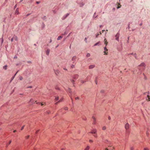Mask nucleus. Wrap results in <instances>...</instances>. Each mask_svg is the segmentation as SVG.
Returning <instances> with one entry per match:
<instances>
[{
    "label": "nucleus",
    "mask_w": 150,
    "mask_h": 150,
    "mask_svg": "<svg viewBox=\"0 0 150 150\" xmlns=\"http://www.w3.org/2000/svg\"><path fill=\"white\" fill-rule=\"evenodd\" d=\"M120 36V34L119 33H118L115 35V37L116 38V40H117V41H119V38Z\"/></svg>",
    "instance_id": "obj_1"
},
{
    "label": "nucleus",
    "mask_w": 150,
    "mask_h": 150,
    "mask_svg": "<svg viewBox=\"0 0 150 150\" xmlns=\"http://www.w3.org/2000/svg\"><path fill=\"white\" fill-rule=\"evenodd\" d=\"M97 132V130L96 129H93L92 130L91 132H90V133L92 134H96Z\"/></svg>",
    "instance_id": "obj_2"
},
{
    "label": "nucleus",
    "mask_w": 150,
    "mask_h": 150,
    "mask_svg": "<svg viewBox=\"0 0 150 150\" xmlns=\"http://www.w3.org/2000/svg\"><path fill=\"white\" fill-rule=\"evenodd\" d=\"M108 147H110V149H109L107 148H106L105 149V150H113L114 149V148L113 147H111V146H109Z\"/></svg>",
    "instance_id": "obj_3"
},
{
    "label": "nucleus",
    "mask_w": 150,
    "mask_h": 150,
    "mask_svg": "<svg viewBox=\"0 0 150 150\" xmlns=\"http://www.w3.org/2000/svg\"><path fill=\"white\" fill-rule=\"evenodd\" d=\"M104 52L105 53V54H108V52H107L106 51H107L108 49L106 48V47H105L104 48Z\"/></svg>",
    "instance_id": "obj_4"
},
{
    "label": "nucleus",
    "mask_w": 150,
    "mask_h": 150,
    "mask_svg": "<svg viewBox=\"0 0 150 150\" xmlns=\"http://www.w3.org/2000/svg\"><path fill=\"white\" fill-rule=\"evenodd\" d=\"M69 15V13L66 14L65 16H64L63 17L62 19H65Z\"/></svg>",
    "instance_id": "obj_5"
},
{
    "label": "nucleus",
    "mask_w": 150,
    "mask_h": 150,
    "mask_svg": "<svg viewBox=\"0 0 150 150\" xmlns=\"http://www.w3.org/2000/svg\"><path fill=\"white\" fill-rule=\"evenodd\" d=\"M50 51V50L49 49H47L46 51V53L47 55H49Z\"/></svg>",
    "instance_id": "obj_6"
},
{
    "label": "nucleus",
    "mask_w": 150,
    "mask_h": 150,
    "mask_svg": "<svg viewBox=\"0 0 150 150\" xmlns=\"http://www.w3.org/2000/svg\"><path fill=\"white\" fill-rule=\"evenodd\" d=\"M95 67V65H91L89 66V69H93V68H94Z\"/></svg>",
    "instance_id": "obj_7"
},
{
    "label": "nucleus",
    "mask_w": 150,
    "mask_h": 150,
    "mask_svg": "<svg viewBox=\"0 0 150 150\" xmlns=\"http://www.w3.org/2000/svg\"><path fill=\"white\" fill-rule=\"evenodd\" d=\"M92 118H93V124H96V123L95 118L93 116L92 117Z\"/></svg>",
    "instance_id": "obj_8"
},
{
    "label": "nucleus",
    "mask_w": 150,
    "mask_h": 150,
    "mask_svg": "<svg viewBox=\"0 0 150 150\" xmlns=\"http://www.w3.org/2000/svg\"><path fill=\"white\" fill-rule=\"evenodd\" d=\"M19 13L18 10V8H17L16 9L15 11V14L18 15L19 14Z\"/></svg>",
    "instance_id": "obj_9"
},
{
    "label": "nucleus",
    "mask_w": 150,
    "mask_h": 150,
    "mask_svg": "<svg viewBox=\"0 0 150 150\" xmlns=\"http://www.w3.org/2000/svg\"><path fill=\"white\" fill-rule=\"evenodd\" d=\"M146 66V65L145 63H142L141 64H140L139 65L140 66H142V67H145Z\"/></svg>",
    "instance_id": "obj_10"
},
{
    "label": "nucleus",
    "mask_w": 150,
    "mask_h": 150,
    "mask_svg": "<svg viewBox=\"0 0 150 150\" xmlns=\"http://www.w3.org/2000/svg\"><path fill=\"white\" fill-rule=\"evenodd\" d=\"M104 44L106 45L108 43V42H107L106 39H105L104 40Z\"/></svg>",
    "instance_id": "obj_11"
},
{
    "label": "nucleus",
    "mask_w": 150,
    "mask_h": 150,
    "mask_svg": "<svg viewBox=\"0 0 150 150\" xmlns=\"http://www.w3.org/2000/svg\"><path fill=\"white\" fill-rule=\"evenodd\" d=\"M54 72L56 75H57L59 73V71L58 70H56L54 71Z\"/></svg>",
    "instance_id": "obj_12"
},
{
    "label": "nucleus",
    "mask_w": 150,
    "mask_h": 150,
    "mask_svg": "<svg viewBox=\"0 0 150 150\" xmlns=\"http://www.w3.org/2000/svg\"><path fill=\"white\" fill-rule=\"evenodd\" d=\"M146 100L148 101H150V97L149 95H147V98H146Z\"/></svg>",
    "instance_id": "obj_13"
},
{
    "label": "nucleus",
    "mask_w": 150,
    "mask_h": 150,
    "mask_svg": "<svg viewBox=\"0 0 150 150\" xmlns=\"http://www.w3.org/2000/svg\"><path fill=\"white\" fill-rule=\"evenodd\" d=\"M125 127L126 129H127L129 128V124H126L125 125Z\"/></svg>",
    "instance_id": "obj_14"
},
{
    "label": "nucleus",
    "mask_w": 150,
    "mask_h": 150,
    "mask_svg": "<svg viewBox=\"0 0 150 150\" xmlns=\"http://www.w3.org/2000/svg\"><path fill=\"white\" fill-rule=\"evenodd\" d=\"M78 77V75L76 74L74 76V78L75 79H76Z\"/></svg>",
    "instance_id": "obj_15"
},
{
    "label": "nucleus",
    "mask_w": 150,
    "mask_h": 150,
    "mask_svg": "<svg viewBox=\"0 0 150 150\" xmlns=\"http://www.w3.org/2000/svg\"><path fill=\"white\" fill-rule=\"evenodd\" d=\"M121 6V5L119 3H118V6H117V8L118 9V8H120Z\"/></svg>",
    "instance_id": "obj_16"
},
{
    "label": "nucleus",
    "mask_w": 150,
    "mask_h": 150,
    "mask_svg": "<svg viewBox=\"0 0 150 150\" xmlns=\"http://www.w3.org/2000/svg\"><path fill=\"white\" fill-rule=\"evenodd\" d=\"M62 38V37L61 36H59L57 38V40H59L61 39Z\"/></svg>",
    "instance_id": "obj_17"
},
{
    "label": "nucleus",
    "mask_w": 150,
    "mask_h": 150,
    "mask_svg": "<svg viewBox=\"0 0 150 150\" xmlns=\"http://www.w3.org/2000/svg\"><path fill=\"white\" fill-rule=\"evenodd\" d=\"M11 140H10V141H9V143H8V144H6V147H8V144H11Z\"/></svg>",
    "instance_id": "obj_18"
},
{
    "label": "nucleus",
    "mask_w": 150,
    "mask_h": 150,
    "mask_svg": "<svg viewBox=\"0 0 150 150\" xmlns=\"http://www.w3.org/2000/svg\"><path fill=\"white\" fill-rule=\"evenodd\" d=\"M76 57L75 56L73 57L72 59V60L73 61L75 60L76 59Z\"/></svg>",
    "instance_id": "obj_19"
},
{
    "label": "nucleus",
    "mask_w": 150,
    "mask_h": 150,
    "mask_svg": "<svg viewBox=\"0 0 150 150\" xmlns=\"http://www.w3.org/2000/svg\"><path fill=\"white\" fill-rule=\"evenodd\" d=\"M89 148V147L88 146H87V147L86 148L85 150H88Z\"/></svg>",
    "instance_id": "obj_20"
},
{
    "label": "nucleus",
    "mask_w": 150,
    "mask_h": 150,
    "mask_svg": "<svg viewBox=\"0 0 150 150\" xmlns=\"http://www.w3.org/2000/svg\"><path fill=\"white\" fill-rule=\"evenodd\" d=\"M100 42H97L96 43V44H95L94 45V46H96L98 44H99L100 43Z\"/></svg>",
    "instance_id": "obj_21"
},
{
    "label": "nucleus",
    "mask_w": 150,
    "mask_h": 150,
    "mask_svg": "<svg viewBox=\"0 0 150 150\" xmlns=\"http://www.w3.org/2000/svg\"><path fill=\"white\" fill-rule=\"evenodd\" d=\"M144 150H149V149L147 147H145L144 149Z\"/></svg>",
    "instance_id": "obj_22"
},
{
    "label": "nucleus",
    "mask_w": 150,
    "mask_h": 150,
    "mask_svg": "<svg viewBox=\"0 0 150 150\" xmlns=\"http://www.w3.org/2000/svg\"><path fill=\"white\" fill-rule=\"evenodd\" d=\"M7 66L6 65L5 66H4L3 68L5 70H6L7 69Z\"/></svg>",
    "instance_id": "obj_23"
},
{
    "label": "nucleus",
    "mask_w": 150,
    "mask_h": 150,
    "mask_svg": "<svg viewBox=\"0 0 150 150\" xmlns=\"http://www.w3.org/2000/svg\"><path fill=\"white\" fill-rule=\"evenodd\" d=\"M106 129V127L105 126H103L102 127V129L103 130H105Z\"/></svg>",
    "instance_id": "obj_24"
},
{
    "label": "nucleus",
    "mask_w": 150,
    "mask_h": 150,
    "mask_svg": "<svg viewBox=\"0 0 150 150\" xmlns=\"http://www.w3.org/2000/svg\"><path fill=\"white\" fill-rule=\"evenodd\" d=\"M90 56V54H89V53H87V55H86V56L87 57H89Z\"/></svg>",
    "instance_id": "obj_25"
},
{
    "label": "nucleus",
    "mask_w": 150,
    "mask_h": 150,
    "mask_svg": "<svg viewBox=\"0 0 150 150\" xmlns=\"http://www.w3.org/2000/svg\"><path fill=\"white\" fill-rule=\"evenodd\" d=\"M59 100V97H56L55 98V100L56 101H57V100Z\"/></svg>",
    "instance_id": "obj_26"
},
{
    "label": "nucleus",
    "mask_w": 150,
    "mask_h": 150,
    "mask_svg": "<svg viewBox=\"0 0 150 150\" xmlns=\"http://www.w3.org/2000/svg\"><path fill=\"white\" fill-rule=\"evenodd\" d=\"M64 109L65 110H68V108L67 107H65L64 108Z\"/></svg>",
    "instance_id": "obj_27"
},
{
    "label": "nucleus",
    "mask_w": 150,
    "mask_h": 150,
    "mask_svg": "<svg viewBox=\"0 0 150 150\" xmlns=\"http://www.w3.org/2000/svg\"><path fill=\"white\" fill-rule=\"evenodd\" d=\"M93 136H94V137H96H96H97V134H96H96H95L93 135Z\"/></svg>",
    "instance_id": "obj_28"
},
{
    "label": "nucleus",
    "mask_w": 150,
    "mask_h": 150,
    "mask_svg": "<svg viewBox=\"0 0 150 150\" xmlns=\"http://www.w3.org/2000/svg\"><path fill=\"white\" fill-rule=\"evenodd\" d=\"M14 38V40L16 41H17L18 40V38L16 37H15V38Z\"/></svg>",
    "instance_id": "obj_29"
},
{
    "label": "nucleus",
    "mask_w": 150,
    "mask_h": 150,
    "mask_svg": "<svg viewBox=\"0 0 150 150\" xmlns=\"http://www.w3.org/2000/svg\"><path fill=\"white\" fill-rule=\"evenodd\" d=\"M19 79L21 80H22L23 79V78L22 76H20Z\"/></svg>",
    "instance_id": "obj_30"
},
{
    "label": "nucleus",
    "mask_w": 150,
    "mask_h": 150,
    "mask_svg": "<svg viewBox=\"0 0 150 150\" xmlns=\"http://www.w3.org/2000/svg\"><path fill=\"white\" fill-rule=\"evenodd\" d=\"M99 35V33H98L97 34H96V38H97L98 36V35Z\"/></svg>",
    "instance_id": "obj_31"
},
{
    "label": "nucleus",
    "mask_w": 150,
    "mask_h": 150,
    "mask_svg": "<svg viewBox=\"0 0 150 150\" xmlns=\"http://www.w3.org/2000/svg\"><path fill=\"white\" fill-rule=\"evenodd\" d=\"M32 88V86H29L28 87H27V88Z\"/></svg>",
    "instance_id": "obj_32"
},
{
    "label": "nucleus",
    "mask_w": 150,
    "mask_h": 150,
    "mask_svg": "<svg viewBox=\"0 0 150 150\" xmlns=\"http://www.w3.org/2000/svg\"><path fill=\"white\" fill-rule=\"evenodd\" d=\"M134 57H135L136 58H137V57H136V53H134Z\"/></svg>",
    "instance_id": "obj_33"
},
{
    "label": "nucleus",
    "mask_w": 150,
    "mask_h": 150,
    "mask_svg": "<svg viewBox=\"0 0 150 150\" xmlns=\"http://www.w3.org/2000/svg\"><path fill=\"white\" fill-rule=\"evenodd\" d=\"M14 37H13L11 39V42H13V39H14Z\"/></svg>",
    "instance_id": "obj_34"
},
{
    "label": "nucleus",
    "mask_w": 150,
    "mask_h": 150,
    "mask_svg": "<svg viewBox=\"0 0 150 150\" xmlns=\"http://www.w3.org/2000/svg\"><path fill=\"white\" fill-rule=\"evenodd\" d=\"M24 126H23L22 127H21V130H23V129H24Z\"/></svg>",
    "instance_id": "obj_35"
},
{
    "label": "nucleus",
    "mask_w": 150,
    "mask_h": 150,
    "mask_svg": "<svg viewBox=\"0 0 150 150\" xmlns=\"http://www.w3.org/2000/svg\"><path fill=\"white\" fill-rule=\"evenodd\" d=\"M29 137V135H28V136L25 137V138H26V139H28V138Z\"/></svg>",
    "instance_id": "obj_36"
},
{
    "label": "nucleus",
    "mask_w": 150,
    "mask_h": 150,
    "mask_svg": "<svg viewBox=\"0 0 150 150\" xmlns=\"http://www.w3.org/2000/svg\"><path fill=\"white\" fill-rule=\"evenodd\" d=\"M62 99H60V100H59L58 102H61L62 101Z\"/></svg>",
    "instance_id": "obj_37"
},
{
    "label": "nucleus",
    "mask_w": 150,
    "mask_h": 150,
    "mask_svg": "<svg viewBox=\"0 0 150 150\" xmlns=\"http://www.w3.org/2000/svg\"><path fill=\"white\" fill-rule=\"evenodd\" d=\"M89 141L90 142H93V140L91 139Z\"/></svg>",
    "instance_id": "obj_38"
},
{
    "label": "nucleus",
    "mask_w": 150,
    "mask_h": 150,
    "mask_svg": "<svg viewBox=\"0 0 150 150\" xmlns=\"http://www.w3.org/2000/svg\"><path fill=\"white\" fill-rule=\"evenodd\" d=\"M40 3V1H37L36 2V3L37 4H39V3Z\"/></svg>",
    "instance_id": "obj_39"
},
{
    "label": "nucleus",
    "mask_w": 150,
    "mask_h": 150,
    "mask_svg": "<svg viewBox=\"0 0 150 150\" xmlns=\"http://www.w3.org/2000/svg\"><path fill=\"white\" fill-rule=\"evenodd\" d=\"M134 54L133 53H130L128 55H134Z\"/></svg>",
    "instance_id": "obj_40"
},
{
    "label": "nucleus",
    "mask_w": 150,
    "mask_h": 150,
    "mask_svg": "<svg viewBox=\"0 0 150 150\" xmlns=\"http://www.w3.org/2000/svg\"><path fill=\"white\" fill-rule=\"evenodd\" d=\"M39 130H37L36 132V134H37L38 133V132H39Z\"/></svg>",
    "instance_id": "obj_41"
},
{
    "label": "nucleus",
    "mask_w": 150,
    "mask_h": 150,
    "mask_svg": "<svg viewBox=\"0 0 150 150\" xmlns=\"http://www.w3.org/2000/svg\"><path fill=\"white\" fill-rule=\"evenodd\" d=\"M55 88L56 89H59V88L58 87H55Z\"/></svg>",
    "instance_id": "obj_42"
},
{
    "label": "nucleus",
    "mask_w": 150,
    "mask_h": 150,
    "mask_svg": "<svg viewBox=\"0 0 150 150\" xmlns=\"http://www.w3.org/2000/svg\"><path fill=\"white\" fill-rule=\"evenodd\" d=\"M108 119L109 120H110V119H111V118H110V116H109V117H108Z\"/></svg>",
    "instance_id": "obj_43"
},
{
    "label": "nucleus",
    "mask_w": 150,
    "mask_h": 150,
    "mask_svg": "<svg viewBox=\"0 0 150 150\" xmlns=\"http://www.w3.org/2000/svg\"><path fill=\"white\" fill-rule=\"evenodd\" d=\"M85 41L86 42H87V38H85Z\"/></svg>",
    "instance_id": "obj_44"
},
{
    "label": "nucleus",
    "mask_w": 150,
    "mask_h": 150,
    "mask_svg": "<svg viewBox=\"0 0 150 150\" xmlns=\"http://www.w3.org/2000/svg\"><path fill=\"white\" fill-rule=\"evenodd\" d=\"M17 58V57L16 56H15L14 57V58L15 59H16Z\"/></svg>",
    "instance_id": "obj_45"
},
{
    "label": "nucleus",
    "mask_w": 150,
    "mask_h": 150,
    "mask_svg": "<svg viewBox=\"0 0 150 150\" xmlns=\"http://www.w3.org/2000/svg\"><path fill=\"white\" fill-rule=\"evenodd\" d=\"M45 103H41V105H44V104H45Z\"/></svg>",
    "instance_id": "obj_46"
},
{
    "label": "nucleus",
    "mask_w": 150,
    "mask_h": 150,
    "mask_svg": "<svg viewBox=\"0 0 150 150\" xmlns=\"http://www.w3.org/2000/svg\"><path fill=\"white\" fill-rule=\"evenodd\" d=\"M3 42V38H2V42H1V44H2Z\"/></svg>",
    "instance_id": "obj_47"
},
{
    "label": "nucleus",
    "mask_w": 150,
    "mask_h": 150,
    "mask_svg": "<svg viewBox=\"0 0 150 150\" xmlns=\"http://www.w3.org/2000/svg\"><path fill=\"white\" fill-rule=\"evenodd\" d=\"M71 81L73 83V82H74V80H71Z\"/></svg>",
    "instance_id": "obj_48"
},
{
    "label": "nucleus",
    "mask_w": 150,
    "mask_h": 150,
    "mask_svg": "<svg viewBox=\"0 0 150 150\" xmlns=\"http://www.w3.org/2000/svg\"><path fill=\"white\" fill-rule=\"evenodd\" d=\"M108 31V30H106L105 31V33H106L107 32V31Z\"/></svg>",
    "instance_id": "obj_49"
},
{
    "label": "nucleus",
    "mask_w": 150,
    "mask_h": 150,
    "mask_svg": "<svg viewBox=\"0 0 150 150\" xmlns=\"http://www.w3.org/2000/svg\"><path fill=\"white\" fill-rule=\"evenodd\" d=\"M99 35H101V32H99Z\"/></svg>",
    "instance_id": "obj_50"
},
{
    "label": "nucleus",
    "mask_w": 150,
    "mask_h": 150,
    "mask_svg": "<svg viewBox=\"0 0 150 150\" xmlns=\"http://www.w3.org/2000/svg\"><path fill=\"white\" fill-rule=\"evenodd\" d=\"M78 99H79V98H78V97L76 98H75V99H76V100Z\"/></svg>",
    "instance_id": "obj_51"
},
{
    "label": "nucleus",
    "mask_w": 150,
    "mask_h": 150,
    "mask_svg": "<svg viewBox=\"0 0 150 150\" xmlns=\"http://www.w3.org/2000/svg\"><path fill=\"white\" fill-rule=\"evenodd\" d=\"M16 4L15 5V6H14V8H16Z\"/></svg>",
    "instance_id": "obj_52"
},
{
    "label": "nucleus",
    "mask_w": 150,
    "mask_h": 150,
    "mask_svg": "<svg viewBox=\"0 0 150 150\" xmlns=\"http://www.w3.org/2000/svg\"><path fill=\"white\" fill-rule=\"evenodd\" d=\"M58 102H56V103H55V104L56 105H57V104H58Z\"/></svg>",
    "instance_id": "obj_53"
},
{
    "label": "nucleus",
    "mask_w": 150,
    "mask_h": 150,
    "mask_svg": "<svg viewBox=\"0 0 150 150\" xmlns=\"http://www.w3.org/2000/svg\"><path fill=\"white\" fill-rule=\"evenodd\" d=\"M16 130H14L13 131V132H16Z\"/></svg>",
    "instance_id": "obj_54"
},
{
    "label": "nucleus",
    "mask_w": 150,
    "mask_h": 150,
    "mask_svg": "<svg viewBox=\"0 0 150 150\" xmlns=\"http://www.w3.org/2000/svg\"><path fill=\"white\" fill-rule=\"evenodd\" d=\"M142 23H141V24H139V25H140V26H142Z\"/></svg>",
    "instance_id": "obj_55"
},
{
    "label": "nucleus",
    "mask_w": 150,
    "mask_h": 150,
    "mask_svg": "<svg viewBox=\"0 0 150 150\" xmlns=\"http://www.w3.org/2000/svg\"><path fill=\"white\" fill-rule=\"evenodd\" d=\"M104 31H105V30H102V33H103V32H104Z\"/></svg>",
    "instance_id": "obj_56"
},
{
    "label": "nucleus",
    "mask_w": 150,
    "mask_h": 150,
    "mask_svg": "<svg viewBox=\"0 0 150 150\" xmlns=\"http://www.w3.org/2000/svg\"><path fill=\"white\" fill-rule=\"evenodd\" d=\"M52 40L51 39L50 41V43L51 42H52Z\"/></svg>",
    "instance_id": "obj_57"
},
{
    "label": "nucleus",
    "mask_w": 150,
    "mask_h": 150,
    "mask_svg": "<svg viewBox=\"0 0 150 150\" xmlns=\"http://www.w3.org/2000/svg\"><path fill=\"white\" fill-rule=\"evenodd\" d=\"M23 0H20V2H21L23 1Z\"/></svg>",
    "instance_id": "obj_58"
},
{
    "label": "nucleus",
    "mask_w": 150,
    "mask_h": 150,
    "mask_svg": "<svg viewBox=\"0 0 150 150\" xmlns=\"http://www.w3.org/2000/svg\"><path fill=\"white\" fill-rule=\"evenodd\" d=\"M81 82L82 83H83L84 82L83 81H81Z\"/></svg>",
    "instance_id": "obj_59"
},
{
    "label": "nucleus",
    "mask_w": 150,
    "mask_h": 150,
    "mask_svg": "<svg viewBox=\"0 0 150 150\" xmlns=\"http://www.w3.org/2000/svg\"><path fill=\"white\" fill-rule=\"evenodd\" d=\"M102 27V25H100V28L101 27Z\"/></svg>",
    "instance_id": "obj_60"
},
{
    "label": "nucleus",
    "mask_w": 150,
    "mask_h": 150,
    "mask_svg": "<svg viewBox=\"0 0 150 150\" xmlns=\"http://www.w3.org/2000/svg\"><path fill=\"white\" fill-rule=\"evenodd\" d=\"M95 82H96V84H97V82L96 81H95Z\"/></svg>",
    "instance_id": "obj_61"
},
{
    "label": "nucleus",
    "mask_w": 150,
    "mask_h": 150,
    "mask_svg": "<svg viewBox=\"0 0 150 150\" xmlns=\"http://www.w3.org/2000/svg\"><path fill=\"white\" fill-rule=\"evenodd\" d=\"M70 33H69V34L68 35L67 37L69 36L70 35Z\"/></svg>",
    "instance_id": "obj_62"
},
{
    "label": "nucleus",
    "mask_w": 150,
    "mask_h": 150,
    "mask_svg": "<svg viewBox=\"0 0 150 150\" xmlns=\"http://www.w3.org/2000/svg\"><path fill=\"white\" fill-rule=\"evenodd\" d=\"M64 150V149H63V148H62V150Z\"/></svg>",
    "instance_id": "obj_63"
},
{
    "label": "nucleus",
    "mask_w": 150,
    "mask_h": 150,
    "mask_svg": "<svg viewBox=\"0 0 150 150\" xmlns=\"http://www.w3.org/2000/svg\"><path fill=\"white\" fill-rule=\"evenodd\" d=\"M30 15V14H28L27 16H28V15Z\"/></svg>",
    "instance_id": "obj_64"
}]
</instances>
